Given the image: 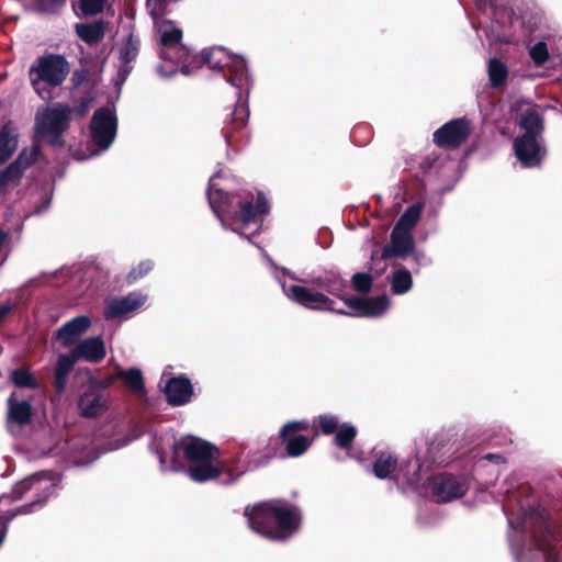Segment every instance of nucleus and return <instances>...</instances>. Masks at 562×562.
Segmentation results:
<instances>
[{
    "label": "nucleus",
    "instance_id": "f257e3e1",
    "mask_svg": "<svg viewBox=\"0 0 562 562\" xmlns=\"http://www.w3.org/2000/svg\"><path fill=\"white\" fill-rule=\"evenodd\" d=\"M249 528L261 537L284 542L301 528V509L284 499H268L245 507Z\"/></svg>",
    "mask_w": 562,
    "mask_h": 562
},
{
    "label": "nucleus",
    "instance_id": "f03ea898",
    "mask_svg": "<svg viewBox=\"0 0 562 562\" xmlns=\"http://www.w3.org/2000/svg\"><path fill=\"white\" fill-rule=\"evenodd\" d=\"M187 64H191V74L207 66L211 70L222 74L228 83L239 90L248 85L249 75L245 59L229 55L224 47L204 48L199 55H190Z\"/></svg>",
    "mask_w": 562,
    "mask_h": 562
},
{
    "label": "nucleus",
    "instance_id": "7ed1b4c3",
    "mask_svg": "<svg viewBox=\"0 0 562 562\" xmlns=\"http://www.w3.org/2000/svg\"><path fill=\"white\" fill-rule=\"evenodd\" d=\"M70 72V64L61 54L45 53L30 66L27 76L35 93L44 101L53 99L52 88L60 87Z\"/></svg>",
    "mask_w": 562,
    "mask_h": 562
},
{
    "label": "nucleus",
    "instance_id": "20e7f679",
    "mask_svg": "<svg viewBox=\"0 0 562 562\" xmlns=\"http://www.w3.org/2000/svg\"><path fill=\"white\" fill-rule=\"evenodd\" d=\"M72 109L69 104L57 102L40 109L34 119L36 136L46 138L47 145L53 148H63L66 145L64 134L70 128Z\"/></svg>",
    "mask_w": 562,
    "mask_h": 562
},
{
    "label": "nucleus",
    "instance_id": "39448f33",
    "mask_svg": "<svg viewBox=\"0 0 562 562\" xmlns=\"http://www.w3.org/2000/svg\"><path fill=\"white\" fill-rule=\"evenodd\" d=\"M160 45L159 56L164 60L181 65L183 75H191L190 50L182 43V30L177 27L172 21L165 20L159 26Z\"/></svg>",
    "mask_w": 562,
    "mask_h": 562
},
{
    "label": "nucleus",
    "instance_id": "423d86ee",
    "mask_svg": "<svg viewBox=\"0 0 562 562\" xmlns=\"http://www.w3.org/2000/svg\"><path fill=\"white\" fill-rule=\"evenodd\" d=\"M310 429L306 420H292L285 423L279 431L280 443L285 449V454L297 458L304 454L313 443V439L301 432Z\"/></svg>",
    "mask_w": 562,
    "mask_h": 562
},
{
    "label": "nucleus",
    "instance_id": "0eeeda50",
    "mask_svg": "<svg viewBox=\"0 0 562 562\" xmlns=\"http://www.w3.org/2000/svg\"><path fill=\"white\" fill-rule=\"evenodd\" d=\"M471 132L472 126L469 119H453L434 133L432 140L439 148L457 149L469 138Z\"/></svg>",
    "mask_w": 562,
    "mask_h": 562
},
{
    "label": "nucleus",
    "instance_id": "6e6552de",
    "mask_svg": "<svg viewBox=\"0 0 562 562\" xmlns=\"http://www.w3.org/2000/svg\"><path fill=\"white\" fill-rule=\"evenodd\" d=\"M117 128V120L112 110L109 108H100L94 111L90 122L91 138L94 144L106 149L113 143Z\"/></svg>",
    "mask_w": 562,
    "mask_h": 562
},
{
    "label": "nucleus",
    "instance_id": "1a4fd4ad",
    "mask_svg": "<svg viewBox=\"0 0 562 562\" xmlns=\"http://www.w3.org/2000/svg\"><path fill=\"white\" fill-rule=\"evenodd\" d=\"M288 295L292 301L308 310L330 311L339 315H350L349 312L345 310L335 308V301L328 295L307 286L292 284L289 286Z\"/></svg>",
    "mask_w": 562,
    "mask_h": 562
},
{
    "label": "nucleus",
    "instance_id": "9d476101",
    "mask_svg": "<svg viewBox=\"0 0 562 562\" xmlns=\"http://www.w3.org/2000/svg\"><path fill=\"white\" fill-rule=\"evenodd\" d=\"M270 212V205L262 192H258L256 203L251 199H243L238 195L236 200L235 210H233L231 220L235 223H240L248 226L255 223L258 218L267 215Z\"/></svg>",
    "mask_w": 562,
    "mask_h": 562
},
{
    "label": "nucleus",
    "instance_id": "9b49d317",
    "mask_svg": "<svg viewBox=\"0 0 562 562\" xmlns=\"http://www.w3.org/2000/svg\"><path fill=\"white\" fill-rule=\"evenodd\" d=\"M537 137L531 133H524L514 140L515 156L524 168H537L542 164L546 150Z\"/></svg>",
    "mask_w": 562,
    "mask_h": 562
},
{
    "label": "nucleus",
    "instance_id": "f8f14e48",
    "mask_svg": "<svg viewBox=\"0 0 562 562\" xmlns=\"http://www.w3.org/2000/svg\"><path fill=\"white\" fill-rule=\"evenodd\" d=\"M181 449L186 460L192 464L202 461H216L220 458V449L199 437H190L189 440H180L173 446Z\"/></svg>",
    "mask_w": 562,
    "mask_h": 562
},
{
    "label": "nucleus",
    "instance_id": "ddd939ff",
    "mask_svg": "<svg viewBox=\"0 0 562 562\" xmlns=\"http://www.w3.org/2000/svg\"><path fill=\"white\" fill-rule=\"evenodd\" d=\"M344 303L353 311L349 316L379 317L389 308V299L385 294L371 297L349 295Z\"/></svg>",
    "mask_w": 562,
    "mask_h": 562
},
{
    "label": "nucleus",
    "instance_id": "4468645a",
    "mask_svg": "<svg viewBox=\"0 0 562 562\" xmlns=\"http://www.w3.org/2000/svg\"><path fill=\"white\" fill-rule=\"evenodd\" d=\"M468 486L460 479L450 473H440L431 481V493L437 502L446 503L464 496Z\"/></svg>",
    "mask_w": 562,
    "mask_h": 562
},
{
    "label": "nucleus",
    "instance_id": "2eb2a0df",
    "mask_svg": "<svg viewBox=\"0 0 562 562\" xmlns=\"http://www.w3.org/2000/svg\"><path fill=\"white\" fill-rule=\"evenodd\" d=\"M415 251V240L409 232L393 227L390 243L382 248L380 259L407 258Z\"/></svg>",
    "mask_w": 562,
    "mask_h": 562
},
{
    "label": "nucleus",
    "instance_id": "dca6fc26",
    "mask_svg": "<svg viewBox=\"0 0 562 562\" xmlns=\"http://www.w3.org/2000/svg\"><path fill=\"white\" fill-rule=\"evenodd\" d=\"M167 403L172 407L188 404L193 396V385L189 378L181 374L172 376L164 390Z\"/></svg>",
    "mask_w": 562,
    "mask_h": 562
},
{
    "label": "nucleus",
    "instance_id": "f3484780",
    "mask_svg": "<svg viewBox=\"0 0 562 562\" xmlns=\"http://www.w3.org/2000/svg\"><path fill=\"white\" fill-rule=\"evenodd\" d=\"M206 195L212 211L217 217L226 216L231 218L233 210H235L238 194L228 193L216 188L213 178L210 179Z\"/></svg>",
    "mask_w": 562,
    "mask_h": 562
},
{
    "label": "nucleus",
    "instance_id": "a211bd4d",
    "mask_svg": "<svg viewBox=\"0 0 562 562\" xmlns=\"http://www.w3.org/2000/svg\"><path fill=\"white\" fill-rule=\"evenodd\" d=\"M238 99H240V92L238 93ZM248 119V105L244 102L241 103L240 100H238L234 105V109L226 115L224 126L222 128V134L227 145H232L235 135L246 127Z\"/></svg>",
    "mask_w": 562,
    "mask_h": 562
},
{
    "label": "nucleus",
    "instance_id": "6ab92c4d",
    "mask_svg": "<svg viewBox=\"0 0 562 562\" xmlns=\"http://www.w3.org/2000/svg\"><path fill=\"white\" fill-rule=\"evenodd\" d=\"M144 302L145 296L136 292L123 297H113L105 302L103 315L105 319H115L137 310Z\"/></svg>",
    "mask_w": 562,
    "mask_h": 562
},
{
    "label": "nucleus",
    "instance_id": "aec40b11",
    "mask_svg": "<svg viewBox=\"0 0 562 562\" xmlns=\"http://www.w3.org/2000/svg\"><path fill=\"white\" fill-rule=\"evenodd\" d=\"M91 326V319L87 315H78L68 322H66L61 327H59L55 333V338L66 348L75 345L81 335H83Z\"/></svg>",
    "mask_w": 562,
    "mask_h": 562
},
{
    "label": "nucleus",
    "instance_id": "412c9836",
    "mask_svg": "<svg viewBox=\"0 0 562 562\" xmlns=\"http://www.w3.org/2000/svg\"><path fill=\"white\" fill-rule=\"evenodd\" d=\"M514 110L519 115L518 125L525 130V133L538 136L542 132V117L535 105H530L527 101H518Z\"/></svg>",
    "mask_w": 562,
    "mask_h": 562
},
{
    "label": "nucleus",
    "instance_id": "4be33fe9",
    "mask_svg": "<svg viewBox=\"0 0 562 562\" xmlns=\"http://www.w3.org/2000/svg\"><path fill=\"white\" fill-rule=\"evenodd\" d=\"M308 282L313 288L324 290L328 294L340 299L342 302L344 299L349 296L345 294L348 286L347 280L338 272L326 271L321 276L312 278Z\"/></svg>",
    "mask_w": 562,
    "mask_h": 562
},
{
    "label": "nucleus",
    "instance_id": "5701e85b",
    "mask_svg": "<svg viewBox=\"0 0 562 562\" xmlns=\"http://www.w3.org/2000/svg\"><path fill=\"white\" fill-rule=\"evenodd\" d=\"M71 351L72 356L78 360H85L91 363L101 362L106 355L104 341L99 336L81 340Z\"/></svg>",
    "mask_w": 562,
    "mask_h": 562
},
{
    "label": "nucleus",
    "instance_id": "b1692460",
    "mask_svg": "<svg viewBox=\"0 0 562 562\" xmlns=\"http://www.w3.org/2000/svg\"><path fill=\"white\" fill-rule=\"evenodd\" d=\"M213 461H202L192 464L189 468V476L198 483H203L218 477L223 472H228L229 475V482L236 480L238 475H234L233 472L224 464L221 465H214L212 464Z\"/></svg>",
    "mask_w": 562,
    "mask_h": 562
},
{
    "label": "nucleus",
    "instance_id": "393cba45",
    "mask_svg": "<svg viewBox=\"0 0 562 562\" xmlns=\"http://www.w3.org/2000/svg\"><path fill=\"white\" fill-rule=\"evenodd\" d=\"M19 146V133L13 121L4 122L0 127V166L7 162Z\"/></svg>",
    "mask_w": 562,
    "mask_h": 562
},
{
    "label": "nucleus",
    "instance_id": "a878e982",
    "mask_svg": "<svg viewBox=\"0 0 562 562\" xmlns=\"http://www.w3.org/2000/svg\"><path fill=\"white\" fill-rule=\"evenodd\" d=\"M54 490L53 485L47 486L42 493H40L36 498H34L31 503L24 504L11 510L4 512L0 515V524H9L20 515H30L35 513L36 510L44 507L47 499L49 498L52 492Z\"/></svg>",
    "mask_w": 562,
    "mask_h": 562
},
{
    "label": "nucleus",
    "instance_id": "bb28decb",
    "mask_svg": "<svg viewBox=\"0 0 562 562\" xmlns=\"http://www.w3.org/2000/svg\"><path fill=\"white\" fill-rule=\"evenodd\" d=\"M7 422L19 426L27 425L32 419V405L27 401H16L15 393H12L8 401Z\"/></svg>",
    "mask_w": 562,
    "mask_h": 562
},
{
    "label": "nucleus",
    "instance_id": "cd10ccee",
    "mask_svg": "<svg viewBox=\"0 0 562 562\" xmlns=\"http://www.w3.org/2000/svg\"><path fill=\"white\" fill-rule=\"evenodd\" d=\"M108 27V22L104 20H97L91 23H77L75 25L76 35L86 44L92 46L100 43Z\"/></svg>",
    "mask_w": 562,
    "mask_h": 562
},
{
    "label": "nucleus",
    "instance_id": "c85d7f7f",
    "mask_svg": "<svg viewBox=\"0 0 562 562\" xmlns=\"http://www.w3.org/2000/svg\"><path fill=\"white\" fill-rule=\"evenodd\" d=\"M80 414L86 418H94L101 416L106 409V402L101 394L93 392H85L78 400Z\"/></svg>",
    "mask_w": 562,
    "mask_h": 562
},
{
    "label": "nucleus",
    "instance_id": "c756f323",
    "mask_svg": "<svg viewBox=\"0 0 562 562\" xmlns=\"http://www.w3.org/2000/svg\"><path fill=\"white\" fill-rule=\"evenodd\" d=\"M398 468L397 458L390 453L381 451L375 456V460L372 464V472L375 477L380 480L395 479L394 473Z\"/></svg>",
    "mask_w": 562,
    "mask_h": 562
},
{
    "label": "nucleus",
    "instance_id": "7c9ffc66",
    "mask_svg": "<svg viewBox=\"0 0 562 562\" xmlns=\"http://www.w3.org/2000/svg\"><path fill=\"white\" fill-rule=\"evenodd\" d=\"M116 376L119 380H122L125 386L133 393L143 395L146 392L143 373L137 368H131L128 370H124L122 368H117Z\"/></svg>",
    "mask_w": 562,
    "mask_h": 562
},
{
    "label": "nucleus",
    "instance_id": "2f4dec72",
    "mask_svg": "<svg viewBox=\"0 0 562 562\" xmlns=\"http://www.w3.org/2000/svg\"><path fill=\"white\" fill-rule=\"evenodd\" d=\"M391 291L395 295H403L413 288V278L409 270L404 267L396 268L389 277Z\"/></svg>",
    "mask_w": 562,
    "mask_h": 562
},
{
    "label": "nucleus",
    "instance_id": "473e14b6",
    "mask_svg": "<svg viewBox=\"0 0 562 562\" xmlns=\"http://www.w3.org/2000/svg\"><path fill=\"white\" fill-rule=\"evenodd\" d=\"M42 156V148L37 143H33L31 147H24L12 161L13 165L24 175Z\"/></svg>",
    "mask_w": 562,
    "mask_h": 562
},
{
    "label": "nucleus",
    "instance_id": "72a5a7b5",
    "mask_svg": "<svg viewBox=\"0 0 562 562\" xmlns=\"http://www.w3.org/2000/svg\"><path fill=\"white\" fill-rule=\"evenodd\" d=\"M422 211V203H414L409 205L400 216L394 227L412 233L413 228L416 226L420 218Z\"/></svg>",
    "mask_w": 562,
    "mask_h": 562
},
{
    "label": "nucleus",
    "instance_id": "f704fd0d",
    "mask_svg": "<svg viewBox=\"0 0 562 562\" xmlns=\"http://www.w3.org/2000/svg\"><path fill=\"white\" fill-rule=\"evenodd\" d=\"M488 79L493 88H499L505 85L508 77L507 66L496 57L488 60Z\"/></svg>",
    "mask_w": 562,
    "mask_h": 562
},
{
    "label": "nucleus",
    "instance_id": "c9c22d12",
    "mask_svg": "<svg viewBox=\"0 0 562 562\" xmlns=\"http://www.w3.org/2000/svg\"><path fill=\"white\" fill-rule=\"evenodd\" d=\"M357 434V428L352 424L342 423L335 432L334 443L342 450H348L351 448Z\"/></svg>",
    "mask_w": 562,
    "mask_h": 562
},
{
    "label": "nucleus",
    "instance_id": "e433bc0d",
    "mask_svg": "<svg viewBox=\"0 0 562 562\" xmlns=\"http://www.w3.org/2000/svg\"><path fill=\"white\" fill-rule=\"evenodd\" d=\"M10 381L20 389H31L36 390L38 387V382L34 374L30 372L27 369L18 368L10 372Z\"/></svg>",
    "mask_w": 562,
    "mask_h": 562
},
{
    "label": "nucleus",
    "instance_id": "4c0bfd02",
    "mask_svg": "<svg viewBox=\"0 0 562 562\" xmlns=\"http://www.w3.org/2000/svg\"><path fill=\"white\" fill-rule=\"evenodd\" d=\"M34 480L35 476H30L14 484L10 494H3L0 496V504L4 502L11 504L22 499L31 491Z\"/></svg>",
    "mask_w": 562,
    "mask_h": 562
},
{
    "label": "nucleus",
    "instance_id": "58836bf2",
    "mask_svg": "<svg viewBox=\"0 0 562 562\" xmlns=\"http://www.w3.org/2000/svg\"><path fill=\"white\" fill-rule=\"evenodd\" d=\"M140 47V41L138 36L131 33L124 41L120 49V58L124 64H131L136 59Z\"/></svg>",
    "mask_w": 562,
    "mask_h": 562
},
{
    "label": "nucleus",
    "instance_id": "ea45409f",
    "mask_svg": "<svg viewBox=\"0 0 562 562\" xmlns=\"http://www.w3.org/2000/svg\"><path fill=\"white\" fill-rule=\"evenodd\" d=\"M67 0H32L33 9L43 15H56L66 5Z\"/></svg>",
    "mask_w": 562,
    "mask_h": 562
},
{
    "label": "nucleus",
    "instance_id": "a19ab883",
    "mask_svg": "<svg viewBox=\"0 0 562 562\" xmlns=\"http://www.w3.org/2000/svg\"><path fill=\"white\" fill-rule=\"evenodd\" d=\"M108 0H79V9L83 16H95L103 12Z\"/></svg>",
    "mask_w": 562,
    "mask_h": 562
},
{
    "label": "nucleus",
    "instance_id": "79ce46f5",
    "mask_svg": "<svg viewBox=\"0 0 562 562\" xmlns=\"http://www.w3.org/2000/svg\"><path fill=\"white\" fill-rule=\"evenodd\" d=\"M353 289L362 294H368L373 284V278L367 272H356L351 278Z\"/></svg>",
    "mask_w": 562,
    "mask_h": 562
},
{
    "label": "nucleus",
    "instance_id": "37998d69",
    "mask_svg": "<svg viewBox=\"0 0 562 562\" xmlns=\"http://www.w3.org/2000/svg\"><path fill=\"white\" fill-rule=\"evenodd\" d=\"M154 268V262L149 259L140 261L136 267H133L132 270L126 276V282L128 284H133L143 277L147 276Z\"/></svg>",
    "mask_w": 562,
    "mask_h": 562
},
{
    "label": "nucleus",
    "instance_id": "c03bdc74",
    "mask_svg": "<svg viewBox=\"0 0 562 562\" xmlns=\"http://www.w3.org/2000/svg\"><path fill=\"white\" fill-rule=\"evenodd\" d=\"M23 176L24 175L12 162L0 170V178L5 186L12 184L13 187H18Z\"/></svg>",
    "mask_w": 562,
    "mask_h": 562
},
{
    "label": "nucleus",
    "instance_id": "a18cd8bd",
    "mask_svg": "<svg viewBox=\"0 0 562 562\" xmlns=\"http://www.w3.org/2000/svg\"><path fill=\"white\" fill-rule=\"evenodd\" d=\"M318 425L323 435H331L336 432L340 426L338 417L329 414L319 415Z\"/></svg>",
    "mask_w": 562,
    "mask_h": 562
},
{
    "label": "nucleus",
    "instance_id": "49530a36",
    "mask_svg": "<svg viewBox=\"0 0 562 562\" xmlns=\"http://www.w3.org/2000/svg\"><path fill=\"white\" fill-rule=\"evenodd\" d=\"M530 57L537 66H542L549 59L548 46L544 42L536 43L530 49Z\"/></svg>",
    "mask_w": 562,
    "mask_h": 562
},
{
    "label": "nucleus",
    "instance_id": "de8ad7c7",
    "mask_svg": "<svg viewBox=\"0 0 562 562\" xmlns=\"http://www.w3.org/2000/svg\"><path fill=\"white\" fill-rule=\"evenodd\" d=\"M77 361L78 359L72 356V351L68 355H60L57 359L55 371L69 375Z\"/></svg>",
    "mask_w": 562,
    "mask_h": 562
},
{
    "label": "nucleus",
    "instance_id": "09e8293b",
    "mask_svg": "<svg viewBox=\"0 0 562 562\" xmlns=\"http://www.w3.org/2000/svg\"><path fill=\"white\" fill-rule=\"evenodd\" d=\"M146 7L154 20H157L166 14L167 0H146Z\"/></svg>",
    "mask_w": 562,
    "mask_h": 562
},
{
    "label": "nucleus",
    "instance_id": "8fccbe9b",
    "mask_svg": "<svg viewBox=\"0 0 562 562\" xmlns=\"http://www.w3.org/2000/svg\"><path fill=\"white\" fill-rule=\"evenodd\" d=\"M67 382L68 374H64L57 371L54 372L53 385L57 394H61L65 391Z\"/></svg>",
    "mask_w": 562,
    "mask_h": 562
},
{
    "label": "nucleus",
    "instance_id": "3c124183",
    "mask_svg": "<svg viewBox=\"0 0 562 562\" xmlns=\"http://www.w3.org/2000/svg\"><path fill=\"white\" fill-rule=\"evenodd\" d=\"M89 70L86 68L76 69L71 76V82L75 88L80 87L88 78Z\"/></svg>",
    "mask_w": 562,
    "mask_h": 562
},
{
    "label": "nucleus",
    "instance_id": "603ef678",
    "mask_svg": "<svg viewBox=\"0 0 562 562\" xmlns=\"http://www.w3.org/2000/svg\"><path fill=\"white\" fill-rule=\"evenodd\" d=\"M119 380V376H116V372L110 375L104 376L102 380L99 381V386L103 390L109 389L113 385V383Z\"/></svg>",
    "mask_w": 562,
    "mask_h": 562
},
{
    "label": "nucleus",
    "instance_id": "864d4df0",
    "mask_svg": "<svg viewBox=\"0 0 562 562\" xmlns=\"http://www.w3.org/2000/svg\"><path fill=\"white\" fill-rule=\"evenodd\" d=\"M12 311L13 305L11 303L0 305V323H2Z\"/></svg>",
    "mask_w": 562,
    "mask_h": 562
},
{
    "label": "nucleus",
    "instance_id": "5fc2aeb1",
    "mask_svg": "<svg viewBox=\"0 0 562 562\" xmlns=\"http://www.w3.org/2000/svg\"><path fill=\"white\" fill-rule=\"evenodd\" d=\"M131 71H132V66H130V64L123 63V66L119 69L117 75L124 81L128 77Z\"/></svg>",
    "mask_w": 562,
    "mask_h": 562
},
{
    "label": "nucleus",
    "instance_id": "6e6d98bb",
    "mask_svg": "<svg viewBox=\"0 0 562 562\" xmlns=\"http://www.w3.org/2000/svg\"><path fill=\"white\" fill-rule=\"evenodd\" d=\"M9 526L7 524H0V547L4 542V539L8 535Z\"/></svg>",
    "mask_w": 562,
    "mask_h": 562
},
{
    "label": "nucleus",
    "instance_id": "4d7b16f0",
    "mask_svg": "<svg viewBox=\"0 0 562 562\" xmlns=\"http://www.w3.org/2000/svg\"><path fill=\"white\" fill-rule=\"evenodd\" d=\"M484 459L486 460H490V461H494V462H503L504 461V458L499 454H495V453H487L485 454Z\"/></svg>",
    "mask_w": 562,
    "mask_h": 562
},
{
    "label": "nucleus",
    "instance_id": "13d9d810",
    "mask_svg": "<svg viewBox=\"0 0 562 562\" xmlns=\"http://www.w3.org/2000/svg\"><path fill=\"white\" fill-rule=\"evenodd\" d=\"M487 4L492 5V0H479L477 1V8L480 10H485Z\"/></svg>",
    "mask_w": 562,
    "mask_h": 562
},
{
    "label": "nucleus",
    "instance_id": "bf43d9fd",
    "mask_svg": "<svg viewBox=\"0 0 562 562\" xmlns=\"http://www.w3.org/2000/svg\"><path fill=\"white\" fill-rule=\"evenodd\" d=\"M378 256V251L373 250L371 254V261H374Z\"/></svg>",
    "mask_w": 562,
    "mask_h": 562
},
{
    "label": "nucleus",
    "instance_id": "052dcab7",
    "mask_svg": "<svg viewBox=\"0 0 562 562\" xmlns=\"http://www.w3.org/2000/svg\"><path fill=\"white\" fill-rule=\"evenodd\" d=\"M404 463H405V465H408V464L411 463V461H409V460L404 461V462L400 465V468H402Z\"/></svg>",
    "mask_w": 562,
    "mask_h": 562
},
{
    "label": "nucleus",
    "instance_id": "680f3d73",
    "mask_svg": "<svg viewBox=\"0 0 562 562\" xmlns=\"http://www.w3.org/2000/svg\"><path fill=\"white\" fill-rule=\"evenodd\" d=\"M416 463H417V471L420 469V464L418 463V461L416 460Z\"/></svg>",
    "mask_w": 562,
    "mask_h": 562
},
{
    "label": "nucleus",
    "instance_id": "e2e57ef3",
    "mask_svg": "<svg viewBox=\"0 0 562 562\" xmlns=\"http://www.w3.org/2000/svg\"><path fill=\"white\" fill-rule=\"evenodd\" d=\"M314 432H315V436L317 435V428H313Z\"/></svg>",
    "mask_w": 562,
    "mask_h": 562
}]
</instances>
